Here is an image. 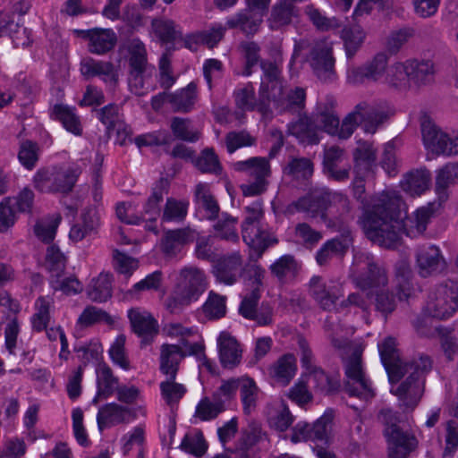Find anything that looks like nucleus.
Instances as JSON below:
<instances>
[{"label":"nucleus","mask_w":458,"mask_h":458,"mask_svg":"<svg viewBox=\"0 0 458 458\" xmlns=\"http://www.w3.org/2000/svg\"><path fill=\"white\" fill-rule=\"evenodd\" d=\"M358 175L353 182V195L363 204V213L360 219L366 236L373 242L385 248H394L401 233L407 226V234H422L433 215L432 205L418 208L413 216L404 221L401 205L402 199L395 192L383 191L372 196L364 202L365 185L363 177Z\"/></svg>","instance_id":"nucleus-1"},{"label":"nucleus","mask_w":458,"mask_h":458,"mask_svg":"<svg viewBox=\"0 0 458 458\" xmlns=\"http://www.w3.org/2000/svg\"><path fill=\"white\" fill-rule=\"evenodd\" d=\"M335 327H337V325L328 318L325 321L324 328L331 340V344L339 352L344 361L346 377L344 391L350 396H356L368 401L374 396V392L362 368L363 346L361 344L352 343L345 338H336L334 335Z\"/></svg>","instance_id":"nucleus-2"},{"label":"nucleus","mask_w":458,"mask_h":458,"mask_svg":"<svg viewBox=\"0 0 458 458\" xmlns=\"http://www.w3.org/2000/svg\"><path fill=\"white\" fill-rule=\"evenodd\" d=\"M394 114V109L385 101L369 103L361 101L339 123L335 136L341 140L349 139L359 125L366 133L374 134Z\"/></svg>","instance_id":"nucleus-3"},{"label":"nucleus","mask_w":458,"mask_h":458,"mask_svg":"<svg viewBox=\"0 0 458 458\" xmlns=\"http://www.w3.org/2000/svg\"><path fill=\"white\" fill-rule=\"evenodd\" d=\"M208 286V276L202 269L193 266L182 268L174 289L165 301L166 310L172 314L181 313L186 307L197 301Z\"/></svg>","instance_id":"nucleus-4"},{"label":"nucleus","mask_w":458,"mask_h":458,"mask_svg":"<svg viewBox=\"0 0 458 458\" xmlns=\"http://www.w3.org/2000/svg\"><path fill=\"white\" fill-rule=\"evenodd\" d=\"M431 369L432 360L429 356L420 355L413 359L412 364L405 371L408 377L395 390H392L403 411H411L420 403L425 391V377Z\"/></svg>","instance_id":"nucleus-5"},{"label":"nucleus","mask_w":458,"mask_h":458,"mask_svg":"<svg viewBox=\"0 0 458 458\" xmlns=\"http://www.w3.org/2000/svg\"><path fill=\"white\" fill-rule=\"evenodd\" d=\"M244 211L246 216L242 223V237L256 252L257 259H259L268 247L277 242V240L261 225L264 210L260 200L246 206Z\"/></svg>","instance_id":"nucleus-6"},{"label":"nucleus","mask_w":458,"mask_h":458,"mask_svg":"<svg viewBox=\"0 0 458 458\" xmlns=\"http://www.w3.org/2000/svg\"><path fill=\"white\" fill-rule=\"evenodd\" d=\"M378 420L384 426L388 458H407L417 447L416 437L401 428L396 412L390 409L381 410Z\"/></svg>","instance_id":"nucleus-7"},{"label":"nucleus","mask_w":458,"mask_h":458,"mask_svg":"<svg viewBox=\"0 0 458 458\" xmlns=\"http://www.w3.org/2000/svg\"><path fill=\"white\" fill-rule=\"evenodd\" d=\"M352 281L362 292L388 286L386 269L369 253L357 252L352 267Z\"/></svg>","instance_id":"nucleus-8"},{"label":"nucleus","mask_w":458,"mask_h":458,"mask_svg":"<svg viewBox=\"0 0 458 458\" xmlns=\"http://www.w3.org/2000/svg\"><path fill=\"white\" fill-rule=\"evenodd\" d=\"M234 170L245 173L250 179L249 183L241 185L245 197L259 196L264 193L268 185L267 178L271 175L269 160L266 157H250L233 164Z\"/></svg>","instance_id":"nucleus-9"},{"label":"nucleus","mask_w":458,"mask_h":458,"mask_svg":"<svg viewBox=\"0 0 458 458\" xmlns=\"http://www.w3.org/2000/svg\"><path fill=\"white\" fill-rule=\"evenodd\" d=\"M420 129L425 148L428 150V159L432 156H453L458 154V137L451 138L441 131L432 119L423 114L420 117Z\"/></svg>","instance_id":"nucleus-10"},{"label":"nucleus","mask_w":458,"mask_h":458,"mask_svg":"<svg viewBox=\"0 0 458 458\" xmlns=\"http://www.w3.org/2000/svg\"><path fill=\"white\" fill-rule=\"evenodd\" d=\"M458 308V285L454 281H445L435 286L428 293L426 311L429 316L445 319L452 316Z\"/></svg>","instance_id":"nucleus-11"},{"label":"nucleus","mask_w":458,"mask_h":458,"mask_svg":"<svg viewBox=\"0 0 458 458\" xmlns=\"http://www.w3.org/2000/svg\"><path fill=\"white\" fill-rule=\"evenodd\" d=\"M313 74L322 83H332L336 81L335 68V59L333 55L332 43L326 39L314 41L306 57Z\"/></svg>","instance_id":"nucleus-12"},{"label":"nucleus","mask_w":458,"mask_h":458,"mask_svg":"<svg viewBox=\"0 0 458 458\" xmlns=\"http://www.w3.org/2000/svg\"><path fill=\"white\" fill-rule=\"evenodd\" d=\"M333 193L334 191L327 187L313 188L306 195L290 203L286 207V212H304L312 217L320 216L326 219V212L331 207Z\"/></svg>","instance_id":"nucleus-13"},{"label":"nucleus","mask_w":458,"mask_h":458,"mask_svg":"<svg viewBox=\"0 0 458 458\" xmlns=\"http://www.w3.org/2000/svg\"><path fill=\"white\" fill-rule=\"evenodd\" d=\"M260 68L262 75L259 90L260 98L259 110L262 114H266L268 112L271 100L278 101L284 85L281 69L276 62L262 60Z\"/></svg>","instance_id":"nucleus-14"},{"label":"nucleus","mask_w":458,"mask_h":458,"mask_svg":"<svg viewBox=\"0 0 458 458\" xmlns=\"http://www.w3.org/2000/svg\"><path fill=\"white\" fill-rule=\"evenodd\" d=\"M72 170L40 169L34 176L35 187L42 192H69L76 182Z\"/></svg>","instance_id":"nucleus-15"},{"label":"nucleus","mask_w":458,"mask_h":458,"mask_svg":"<svg viewBox=\"0 0 458 458\" xmlns=\"http://www.w3.org/2000/svg\"><path fill=\"white\" fill-rule=\"evenodd\" d=\"M378 350L381 361L388 374L391 382L398 381L405 375V371L412 364L411 361H403L399 350L396 347V341L394 337L388 336L378 344Z\"/></svg>","instance_id":"nucleus-16"},{"label":"nucleus","mask_w":458,"mask_h":458,"mask_svg":"<svg viewBox=\"0 0 458 458\" xmlns=\"http://www.w3.org/2000/svg\"><path fill=\"white\" fill-rule=\"evenodd\" d=\"M415 257L418 274L423 278L440 275L447 268L446 261L436 245L419 247Z\"/></svg>","instance_id":"nucleus-17"},{"label":"nucleus","mask_w":458,"mask_h":458,"mask_svg":"<svg viewBox=\"0 0 458 458\" xmlns=\"http://www.w3.org/2000/svg\"><path fill=\"white\" fill-rule=\"evenodd\" d=\"M309 293L320 308L328 311L335 309L336 301L343 295L340 285L333 283L327 284L319 276L311 277L309 284Z\"/></svg>","instance_id":"nucleus-18"},{"label":"nucleus","mask_w":458,"mask_h":458,"mask_svg":"<svg viewBox=\"0 0 458 458\" xmlns=\"http://www.w3.org/2000/svg\"><path fill=\"white\" fill-rule=\"evenodd\" d=\"M353 237L349 228H344L341 233L327 241L318 250L316 260L319 266L327 265L333 257L343 258L352 245Z\"/></svg>","instance_id":"nucleus-19"},{"label":"nucleus","mask_w":458,"mask_h":458,"mask_svg":"<svg viewBox=\"0 0 458 458\" xmlns=\"http://www.w3.org/2000/svg\"><path fill=\"white\" fill-rule=\"evenodd\" d=\"M242 257L238 251L221 257L214 267L217 282L225 285L234 284L242 276Z\"/></svg>","instance_id":"nucleus-20"},{"label":"nucleus","mask_w":458,"mask_h":458,"mask_svg":"<svg viewBox=\"0 0 458 458\" xmlns=\"http://www.w3.org/2000/svg\"><path fill=\"white\" fill-rule=\"evenodd\" d=\"M219 361L225 369L238 367L242 359V348L238 340L228 332H221L217 337Z\"/></svg>","instance_id":"nucleus-21"},{"label":"nucleus","mask_w":458,"mask_h":458,"mask_svg":"<svg viewBox=\"0 0 458 458\" xmlns=\"http://www.w3.org/2000/svg\"><path fill=\"white\" fill-rule=\"evenodd\" d=\"M81 72L86 78L100 77L112 89L116 87L119 81L118 71L112 63L97 61L91 57L81 62Z\"/></svg>","instance_id":"nucleus-22"},{"label":"nucleus","mask_w":458,"mask_h":458,"mask_svg":"<svg viewBox=\"0 0 458 458\" xmlns=\"http://www.w3.org/2000/svg\"><path fill=\"white\" fill-rule=\"evenodd\" d=\"M194 201L197 211L202 215L203 218L209 221L218 218L220 206L208 183L199 182L196 185Z\"/></svg>","instance_id":"nucleus-23"},{"label":"nucleus","mask_w":458,"mask_h":458,"mask_svg":"<svg viewBox=\"0 0 458 458\" xmlns=\"http://www.w3.org/2000/svg\"><path fill=\"white\" fill-rule=\"evenodd\" d=\"M169 182L165 178H160L152 189L150 196L143 205L142 212L139 218L142 222H156L161 217L160 203L163 201L164 195L168 192Z\"/></svg>","instance_id":"nucleus-24"},{"label":"nucleus","mask_w":458,"mask_h":458,"mask_svg":"<svg viewBox=\"0 0 458 458\" xmlns=\"http://www.w3.org/2000/svg\"><path fill=\"white\" fill-rule=\"evenodd\" d=\"M128 317L133 332L141 337L144 342L148 343L157 334V322L148 311L131 309L128 312Z\"/></svg>","instance_id":"nucleus-25"},{"label":"nucleus","mask_w":458,"mask_h":458,"mask_svg":"<svg viewBox=\"0 0 458 458\" xmlns=\"http://www.w3.org/2000/svg\"><path fill=\"white\" fill-rule=\"evenodd\" d=\"M83 37L89 41V52L97 55H104L109 52L117 42L116 34L111 29L95 28L83 31Z\"/></svg>","instance_id":"nucleus-26"},{"label":"nucleus","mask_w":458,"mask_h":458,"mask_svg":"<svg viewBox=\"0 0 458 458\" xmlns=\"http://www.w3.org/2000/svg\"><path fill=\"white\" fill-rule=\"evenodd\" d=\"M131 410L116 403H110L101 406L97 415L99 430L114 425L129 421Z\"/></svg>","instance_id":"nucleus-27"},{"label":"nucleus","mask_w":458,"mask_h":458,"mask_svg":"<svg viewBox=\"0 0 458 458\" xmlns=\"http://www.w3.org/2000/svg\"><path fill=\"white\" fill-rule=\"evenodd\" d=\"M262 21L263 17L259 13L245 8L229 18L225 25L228 29H239L246 36H252L259 31Z\"/></svg>","instance_id":"nucleus-28"},{"label":"nucleus","mask_w":458,"mask_h":458,"mask_svg":"<svg viewBox=\"0 0 458 458\" xmlns=\"http://www.w3.org/2000/svg\"><path fill=\"white\" fill-rule=\"evenodd\" d=\"M367 299L369 300L370 306L374 307L375 311L386 319L397 307L395 295L388 286L367 292Z\"/></svg>","instance_id":"nucleus-29"},{"label":"nucleus","mask_w":458,"mask_h":458,"mask_svg":"<svg viewBox=\"0 0 458 458\" xmlns=\"http://www.w3.org/2000/svg\"><path fill=\"white\" fill-rule=\"evenodd\" d=\"M186 353L179 345L165 344L160 349V370L175 379L179 364Z\"/></svg>","instance_id":"nucleus-30"},{"label":"nucleus","mask_w":458,"mask_h":458,"mask_svg":"<svg viewBox=\"0 0 458 458\" xmlns=\"http://www.w3.org/2000/svg\"><path fill=\"white\" fill-rule=\"evenodd\" d=\"M113 275L102 272L93 277L87 287L88 297L95 302H105L112 297Z\"/></svg>","instance_id":"nucleus-31"},{"label":"nucleus","mask_w":458,"mask_h":458,"mask_svg":"<svg viewBox=\"0 0 458 458\" xmlns=\"http://www.w3.org/2000/svg\"><path fill=\"white\" fill-rule=\"evenodd\" d=\"M300 269V265L293 255H284L276 259L270 267L271 275L279 283L287 284L294 280Z\"/></svg>","instance_id":"nucleus-32"},{"label":"nucleus","mask_w":458,"mask_h":458,"mask_svg":"<svg viewBox=\"0 0 458 458\" xmlns=\"http://www.w3.org/2000/svg\"><path fill=\"white\" fill-rule=\"evenodd\" d=\"M354 173L358 175H366L376 161V149L372 142L358 141V147L353 153Z\"/></svg>","instance_id":"nucleus-33"},{"label":"nucleus","mask_w":458,"mask_h":458,"mask_svg":"<svg viewBox=\"0 0 458 458\" xmlns=\"http://www.w3.org/2000/svg\"><path fill=\"white\" fill-rule=\"evenodd\" d=\"M197 99V85L191 82L187 87L167 96V103L174 112H190Z\"/></svg>","instance_id":"nucleus-34"},{"label":"nucleus","mask_w":458,"mask_h":458,"mask_svg":"<svg viewBox=\"0 0 458 458\" xmlns=\"http://www.w3.org/2000/svg\"><path fill=\"white\" fill-rule=\"evenodd\" d=\"M192 239V231L189 228L169 230L162 238V251L167 256H174L182 245L191 242Z\"/></svg>","instance_id":"nucleus-35"},{"label":"nucleus","mask_w":458,"mask_h":458,"mask_svg":"<svg viewBox=\"0 0 458 458\" xmlns=\"http://www.w3.org/2000/svg\"><path fill=\"white\" fill-rule=\"evenodd\" d=\"M306 92L305 89L296 87L291 89L286 96L284 95V89L277 100H271L275 107L279 112L300 113L305 106Z\"/></svg>","instance_id":"nucleus-36"},{"label":"nucleus","mask_w":458,"mask_h":458,"mask_svg":"<svg viewBox=\"0 0 458 458\" xmlns=\"http://www.w3.org/2000/svg\"><path fill=\"white\" fill-rule=\"evenodd\" d=\"M314 172V164L312 160L305 157L290 156L284 166V174L297 181L310 179Z\"/></svg>","instance_id":"nucleus-37"},{"label":"nucleus","mask_w":458,"mask_h":458,"mask_svg":"<svg viewBox=\"0 0 458 458\" xmlns=\"http://www.w3.org/2000/svg\"><path fill=\"white\" fill-rule=\"evenodd\" d=\"M156 72L155 66L129 69L128 86L133 94L143 96L150 89L149 80Z\"/></svg>","instance_id":"nucleus-38"},{"label":"nucleus","mask_w":458,"mask_h":458,"mask_svg":"<svg viewBox=\"0 0 458 458\" xmlns=\"http://www.w3.org/2000/svg\"><path fill=\"white\" fill-rule=\"evenodd\" d=\"M430 173L427 169H417L407 173L401 182L402 189L411 196H419L428 190Z\"/></svg>","instance_id":"nucleus-39"},{"label":"nucleus","mask_w":458,"mask_h":458,"mask_svg":"<svg viewBox=\"0 0 458 458\" xmlns=\"http://www.w3.org/2000/svg\"><path fill=\"white\" fill-rule=\"evenodd\" d=\"M289 132L303 144L315 145L320 140L317 126L307 116L300 117L297 122L292 123L289 125Z\"/></svg>","instance_id":"nucleus-40"},{"label":"nucleus","mask_w":458,"mask_h":458,"mask_svg":"<svg viewBox=\"0 0 458 458\" xmlns=\"http://www.w3.org/2000/svg\"><path fill=\"white\" fill-rule=\"evenodd\" d=\"M296 371V359L293 354L287 353L280 357L269 369L270 376L276 382L286 386L293 377Z\"/></svg>","instance_id":"nucleus-41"},{"label":"nucleus","mask_w":458,"mask_h":458,"mask_svg":"<svg viewBox=\"0 0 458 458\" xmlns=\"http://www.w3.org/2000/svg\"><path fill=\"white\" fill-rule=\"evenodd\" d=\"M216 219L217 221L213 225L214 236L220 240L237 242L239 241L236 229L238 218L227 213H222L221 216H218Z\"/></svg>","instance_id":"nucleus-42"},{"label":"nucleus","mask_w":458,"mask_h":458,"mask_svg":"<svg viewBox=\"0 0 458 458\" xmlns=\"http://www.w3.org/2000/svg\"><path fill=\"white\" fill-rule=\"evenodd\" d=\"M98 226V217L94 209L85 210L81 220L74 224L69 233V238L72 242H80L90 234Z\"/></svg>","instance_id":"nucleus-43"},{"label":"nucleus","mask_w":458,"mask_h":458,"mask_svg":"<svg viewBox=\"0 0 458 458\" xmlns=\"http://www.w3.org/2000/svg\"><path fill=\"white\" fill-rule=\"evenodd\" d=\"M385 81L390 87L397 89L409 88L411 81L409 61L397 62L388 67Z\"/></svg>","instance_id":"nucleus-44"},{"label":"nucleus","mask_w":458,"mask_h":458,"mask_svg":"<svg viewBox=\"0 0 458 458\" xmlns=\"http://www.w3.org/2000/svg\"><path fill=\"white\" fill-rule=\"evenodd\" d=\"M128 53L129 69L153 66L148 62L145 45L139 38H131L124 43Z\"/></svg>","instance_id":"nucleus-45"},{"label":"nucleus","mask_w":458,"mask_h":458,"mask_svg":"<svg viewBox=\"0 0 458 458\" xmlns=\"http://www.w3.org/2000/svg\"><path fill=\"white\" fill-rule=\"evenodd\" d=\"M97 385L98 396L108 398L118 386V378L113 375L112 369L106 364H99L97 369Z\"/></svg>","instance_id":"nucleus-46"},{"label":"nucleus","mask_w":458,"mask_h":458,"mask_svg":"<svg viewBox=\"0 0 458 458\" xmlns=\"http://www.w3.org/2000/svg\"><path fill=\"white\" fill-rule=\"evenodd\" d=\"M201 310L210 320L224 318L226 314V297L210 291Z\"/></svg>","instance_id":"nucleus-47"},{"label":"nucleus","mask_w":458,"mask_h":458,"mask_svg":"<svg viewBox=\"0 0 458 458\" xmlns=\"http://www.w3.org/2000/svg\"><path fill=\"white\" fill-rule=\"evenodd\" d=\"M44 266L52 277L59 278L64 272L66 258L55 244L47 248Z\"/></svg>","instance_id":"nucleus-48"},{"label":"nucleus","mask_w":458,"mask_h":458,"mask_svg":"<svg viewBox=\"0 0 458 458\" xmlns=\"http://www.w3.org/2000/svg\"><path fill=\"white\" fill-rule=\"evenodd\" d=\"M55 118L60 121L64 127L74 135L82 133V127L80 118L74 114L73 110L64 105H55L53 109Z\"/></svg>","instance_id":"nucleus-49"},{"label":"nucleus","mask_w":458,"mask_h":458,"mask_svg":"<svg viewBox=\"0 0 458 458\" xmlns=\"http://www.w3.org/2000/svg\"><path fill=\"white\" fill-rule=\"evenodd\" d=\"M410 77L417 86L427 85L433 81L434 68L429 61H409Z\"/></svg>","instance_id":"nucleus-50"},{"label":"nucleus","mask_w":458,"mask_h":458,"mask_svg":"<svg viewBox=\"0 0 458 458\" xmlns=\"http://www.w3.org/2000/svg\"><path fill=\"white\" fill-rule=\"evenodd\" d=\"M341 37L344 40L346 56L348 59H352L360 48L365 38V33L359 26L345 27L342 30Z\"/></svg>","instance_id":"nucleus-51"},{"label":"nucleus","mask_w":458,"mask_h":458,"mask_svg":"<svg viewBox=\"0 0 458 458\" xmlns=\"http://www.w3.org/2000/svg\"><path fill=\"white\" fill-rule=\"evenodd\" d=\"M240 395L245 414H250L257 406L259 388L250 377H241Z\"/></svg>","instance_id":"nucleus-52"},{"label":"nucleus","mask_w":458,"mask_h":458,"mask_svg":"<svg viewBox=\"0 0 458 458\" xmlns=\"http://www.w3.org/2000/svg\"><path fill=\"white\" fill-rule=\"evenodd\" d=\"M189 202L187 200L168 198L161 215L162 222H181L188 213Z\"/></svg>","instance_id":"nucleus-53"},{"label":"nucleus","mask_w":458,"mask_h":458,"mask_svg":"<svg viewBox=\"0 0 458 458\" xmlns=\"http://www.w3.org/2000/svg\"><path fill=\"white\" fill-rule=\"evenodd\" d=\"M122 114L120 107L114 104H109L98 111V118L106 126V132L111 133L113 130H117L121 135V127L123 125Z\"/></svg>","instance_id":"nucleus-54"},{"label":"nucleus","mask_w":458,"mask_h":458,"mask_svg":"<svg viewBox=\"0 0 458 458\" xmlns=\"http://www.w3.org/2000/svg\"><path fill=\"white\" fill-rule=\"evenodd\" d=\"M101 322L111 325L113 318L104 310L92 305L87 306L77 319V325L81 327H91Z\"/></svg>","instance_id":"nucleus-55"},{"label":"nucleus","mask_w":458,"mask_h":458,"mask_svg":"<svg viewBox=\"0 0 458 458\" xmlns=\"http://www.w3.org/2000/svg\"><path fill=\"white\" fill-rule=\"evenodd\" d=\"M170 128L174 137L181 140L196 142L200 138V132L191 128V121L187 118L173 117Z\"/></svg>","instance_id":"nucleus-56"},{"label":"nucleus","mask_w":458,"mask_h":458,"mask_svg":"<svg viewBox=\"0 0 458 458\" xmlns=\"http://www.w3.org/2000/svg\"><path fill=\"white\" fill-rule=\"evenodd\" d=\"M61 216H49L37 221L34 225V233L37 238L45 243H50L55 236Z\"/></svg>","instance_id":"nucleus-57"},{"label":"nucleus","mask_w":458,"mask_h":458,"mask_svg":"<svg viewBox=\"0 0 458 458\" xmlns=\"http://www.w3.org/2000/svg\"><path fill=\"white\" fill-rule=\"evenodd\" d=\"M235 104L238 108L243 111H253L258 109L259 110L260 105V98L259 97V100H256L255 89L251 83H248L243 88L236 90L234 92Z\"/></svg>","instance_id":"nucleus-58"},{"label":"nucleus","mask_w":458,"mask_h":458,"mask_svg":"<svg viewBox=\"0 0 458 458\" xmlns=\"http://www.w3.org/2000/svg\"><path fill=\"white\" fill-rule=\"evenodd\" d=\"M225 410L223 402L220 400L205 397L203 398L196 408V416L201 420H210L218 416L219 413Z\"/></svg>","instance_id":"nucleus-59"},{"label":"nucleus","mask_w":458,"mask_h":458,"mask_svg":"<svg viewBox=\"0 0 458 458\" xmlns=\"http://www.w3.org/2000/svg\"><path fill=\"white\" fill-rule=\"evenodd\" d=\"M167 379L160 384L162 396L169 406L176 404L186 393L183 385L176 383L172 376H166Z\"/></svg>","instance_id":"nucleus-60"},{"label":"nucleus","mask_w":458,"mask_h":458,"mask_svg":"<svg viewBox=\"0 0 458 458\" xmlns=\"http://www.w3.org/2000/svg\"><path fill=\"white\" fill-rule=\"evenodd\" d=\"M244 284L250 287V292L260 293L265 276V269L258 264H247L242 267V276Z\"/></svg>","instance_id":"nucleus-61"},{"label":"nucleus","mask_w":458,"mask_h":458,"mask_svg":"<svg viewBox=\"0 0 458 458\" xmlns=\"http://www.w3.org/2000/svg\"><path fill=\"white\" fill-rule=\"evenodd\" d=\"M196 167L203 174H219L221 165L218 157L212 148H205L195 160Z\"/></svg>","instance_id":"nucleus-62"},{"label":"nucleus","mask_w":458,"mask_h":458,"mask_svg":"<svg viewBox=\"0 0 458 458\" xmlns=\"http://www.w3.org/2000/svg\"><path fill=\"white\" fill-rule=\"evenodd\" d=\"M152 29L162 42H173L179 38L182 34L175 30L172 21L154 19L151 23Z\"/></svg>","instance_id":"nucleus-63"},{"label":"nucleus","mask_w":458,"mask_h":458,"mask_svg":"<svg viewBox=\"0 0 458 458\" xmlns=\"http://www.w3.org/2000/svg\"><path fill=\"white\" fill-rule=\"evenodd\" d=\"M50 301L45 297H39L36 301L37 312L31 318L32 327L40 332L47 329L50 319L49 315Z\"/></svg>","instance_id":"nucleus-64"}]
</instances>
